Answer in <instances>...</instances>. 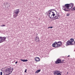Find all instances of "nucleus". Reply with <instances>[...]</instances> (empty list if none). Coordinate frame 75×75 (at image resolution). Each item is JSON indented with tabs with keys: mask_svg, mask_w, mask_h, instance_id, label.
<instances>
[{
	"mask_svg": "<svg viewBox=\"0 0 75 75\" xmlns=\"http://www.w3.org/2000/svg\"><path fill=\"white\" fill-rule=\"evenodd\" d=\"M74 6V4L72 3L66 4L64 6H63L62 9L65 11H69V10H68V9H69V8L70 7L71 8H72Z\"/></svg>",
	"mask_w": 75,
	"mask_h": 75,
	"instance_id": "obj_1",
	"label": "nucleus"
},
{
	"mask_svg": "<svg viewBox=\"0 0 75 75\" xmlns=\"http://www.w3.org/2000/svg\"><path fill=\"white\" fill-rule=\"evenodd\" d=\"M5 71L6 73L8 74L6 75H8L11 74L13 71V68H11V67H6L4 68Z\"/></svg>",
	"mask_w": 75,
	"mask_h": 75,
	"instance_id": "obj_2",
	"label": "nucleus"
},
{
	"mask_svg": "<svg viewBox=\"0 0 75 75\" xmlns=\"http://www.w3.org/2000/svg\"><path fill=\"white\" fill-rule=\"evenodd\" d=\"M46 14L51 19H53L54 16H55V15L54 12L52 11V10H50L46 12Z\"/></svg>",
	"mask_w": 75,
	"mask_h": 75,
	"instance_id": "obj_3",
	"label": "nucleus"
},
{
	"mask_svg": "<svg viewBox=\"0 0 75 75\" xmlns=\"http://www.w3.org/2000/svg\"><path fill=\"white\" fill-rule=\"evenodd\" d=\"M13 12V16L14 17V18H16L17 16H18V14L19 13H20V9H18L14 10Z\"/></svg>",
	"mask_w": 75,
	"mask_h": 75,
	"instance_id": "obj_4",
	"label": "nucleus"
},
{
	"mask_svg": "<svg viewBox=\"0 0 75 75\" xmlns=\"http://www.w3.org/2000/svg\"><path fill=\"white\" fill-rule=\"evenodd\" d=\"M55 64H64V62H62L61 59H58L55 62Z\"/></svg>",
	"mask_w": 75,
	"mask_h": 75,
	"instance_id": "obj_5",
	"label": "nucleus"
},
{
	"mask_svg": "<svg viewBox=\"0 0 75 75\" xmlns=\"http://www.w3.org/2000/svg\"><path fill=\"white\" fill-rule=\"evenodd\" d=\"M54 11H55L56 12L57 14H55V16H54V17L53 18H55V19H58V18H59L60 17L59 16H60V15H59V14H57V11L55 10H54Z\"/></svg>",
	"mask_w": 75,
	"mask_h": 75,
	"instance_id": "obj_6",
	"label": "nucleus"
},
{
	"mask_svg": "<svg viewBox=\"0 0 75 75\" xmlns=\"http://www.w3.org/2000/svg\"><path fill=\"white\" fill-rule=\"evenodd\" d=\"M57 46L55 47V48H57V47H59L60 46L62 45V42L61 41H59L58 42H57Z\"/></svg>",
	"mask_w": 75,
	"mask_h": 75,
	"instance_id": "obj_7",
	"label": "nucleus"
},
{
	"mask_svg": "<svg viewBox=\"0 0 75 75\" xmlns=\"http://www.w3.org/2000/svg\"><path fill=\"white\" fill-rule=\"evenodd\" d=\"M74 45V44L73 43H71L70 40H68L67 42L66 45V46H68V45Z\"/></svg>",
	"mask_w": 75,
	"mask_h": 75,
	"instance_id": "obj_8",
	"label": "nucleus"
},
{
	"mask_svg": "<svg viewBox=\"0 0 75 75\" xmlns=\"http://www.w3.org/2000/svg\"><path fill=\"white\" fill-rule=\"evenodd\" d=\"M58 73H61V72L59 71L55 70L53 71V74L54 75L57 74Z\"/></svg>",
	"mask_w": 75,
	"mask_h": 75,
	"instance_id": "obj_9",
	"label": "nucleus"
},
{
	"mask_svg": "<svg viewBox=\"0 0 75 75\" xmlns=\"http://www.w3.org/2000/svg\"><path fill=\"white\" fill-rule=\"evenodd\" d=\"M35 42H38L40 41V39H39V38L38 37H37L35 38Z\"/></svg>",
	"mask_w": 75,
	"mask_h": 75,
	"instance_id": "obj_10",
	"label": "nucleus"
},
{
	"mask_svg": "<svg viewBox=\"0 0 75 75\" xmlns=\"http://www.w3.org/2000/svg\"><path fill=\"white\" fill-rule=\"evenodd\" d=\"M35 61L37 62H38L40 61V59L38 57H36L35 58Z\"/></svg>",
	"mask_w": 75,
	"mask_h": 75,
	"instance_id": "obj_11",
	"label": "nucleus"
},
{
	"mask_svg": "<svg viewBox=\"0 0 75 75\" xmlns=\"http://www.w3.org/2000/svg\"><path fill=\"white\" fill-rule=\"evenodd\" d=\"M7 38L6 37H2V41L1 42H4V41H6V39Z\"/></svg>",
	"mask_w": 75,
	"mask_h": 75,
	"instance_id": "obj_12",
	"label": "nucleus"
},
{
	"mask_svg": "<svg viewBox=\"0 0 75 75\" xmlns=\"http://www.w3.org/2000/svg\"><path fill=\"white\" fill-rule=\"evenodd\" d=\"M56 44H57V42H55L53 44L52 46L53 47H55V45Z\"/></svg>",
	"mask_w": 75,
	"mask_h": 75,
	"instance_id": "obj_13",
	"label": "nucleus"
},
{
	"mask_svg": "<svg viewBox=\"0 0 75 75\" xmlns=\"http://www.w3.org/2000/svg\"><path fill=\"white\" fill-rule=\"evenodd\" d=\"M20 60L21 61H23V62H27V61H28V60L27 59H21Z\"/></svg>",
	"mask_w": 75,
	"mask_h": 75,
	"instance_id": "obj_14",
	"label": "nucleus"
},
{
	"mask_svg": "<svg viewBox=\"0 0 75 75\" xmlns=\"http://www.w3.org/2000/svg\"><path fill=\"white\" fill-rule=\"evenodd\" d=\"M40 71H41V69L35 71V73L38 74V73L40 72Z\"/></svg>",
	"mask_w": 75,
	"mask_h": 75,
	"instance_id": "obj_15",
	"label": "nucleus"
},
{
	"mask_svg": "<svg viewBox=\"0 0 75 75\" xmlns=\"http://www.w3.org/2000/svg\"><path fill=\"white\" fill-rule=\"evenodd\" d=\"M71 42V43H72L73 42H74V39L73 38H71L70 40Z\"/></svg>",
	"mask_w": 75,
	"mask_h": 75,
	"instance_id": "obj_16",
	"label": "nucleus"
},
{
	"mask_svg": "<svg viewBox=\"0 0 75 75\" xmlns=\"http://www.w3.org/2000/svg\"><path fill=\"white\" fill-rule=\"evenodd\" d=\"M3 40H2V37H0V42H2Z\"/></svg>",
	"mask_w": 75,
	"mask_h": 75,
	"instance_id": "obj_17",
	"label": "nucleus"
},
{
	"mask_svg": "<svg viewBox=\"0 0 75 75\" xmlns=\"http://www.w3.org/2000/svg\"><path fill=\"white\" fill-rule=\"evenodd\" d=\"M71 10L72 11H74V10H75V6L71 9Z\"/></svg>",
	"mask_w": 75,
	"mask_h": 75,
	"instance_id": "obj_18",
	"label": "nucleus"
},
{
	"mask_svg": "<svg viewBox=\"0 0 75 75\" xmlns=\"http://www.w3.org/2000/svg\"><path fill=\"white\" fill-rule=\"evenodd\" d=\"M69 15H70V13H67V14L66 16L68 17L69 16Z\"/></svg>",
	"mask_w": 75,
	"mask_h": 75,
	"instance_id": "obj_19",
	"label": "nucleus"
},
{
	"mask_svg": "<svg viewBox=\"0 0 75 75\" xmlns=\"http://www.w3.org/2000/svg\"><path fill=\"white\" fill-rule=\"evenodd\" d=\"M57 75H61V74L60 73H57Z\"/></svg>",
	"mask_w": 75,
	"mask_h": 75,
	"instance_id": "obj_20",
	"label": "nucleus"
},
{
	"mask_svg": "<svg viewBox=\"0 0 75 75\" xmlns=\"http://www.w3.org/2000/svg\"><path fill=\"white\" fill-rule=\"evenodd\" d=\"M5 26H6V25H3L1 26V27H5Z\"/></svg>",
	"mask_w": 75,
	"mask_h": 75,
	"instance_id": "obj_21",
	"label": "nucleus"
},
{
	"mask_svg": "<svg viewBox=\"0 0 75 75\" xmlns=\"http://www.w3.org/2000/svg\"><path fill=\"white\" fill-rule=\"evenodd\" d=\"M53 28V27H48V28Z\"/></svg>",
	"mask_w": 75,
	"mask_h": 75,
	"instance_id": "obj_22",
	"label": "nucleus"
},
{
	"mask_svg": "<svg viewBox=\"0 0 75 75\" xmlns=\"http://www.w3.org/2000/svg\"><path fill=\"white\" fill-rule=\"evenodd\" d=\"M3 72H0V75H3Z\"/></svg>",
	"mask_w": 75,
	"mask_h": 75,
	"instance_id": "obj_23",
	"label": "nucleus"
},
{
	"mask_svg": "<svg viewBox=\"0 0 75 75\" xmlns=\"http://www.w3.org/2000/svg\"><path fill=\"white\" fill-rule=\"evenodd\" d=\"M27 69H25V72H26V73H27Z\"/></svg>",
	"mask_w": 75,
	"mask_h": 75,
	"instance_id": "obj_24",
	"label": "nucleus"
},
{
	"mask_svg": "<svg viewBox=\"0 0 75 75\" xmlns=\"http://www.w3.org/2000/svg\"><path fill=\"white\" fill-rule=\"evenodd\" d=\"M64 59H63L62 60V62H64Z\"/></svg>",
	"mask_w": 75,
	"mask_h": 75,
	"instance_id": "obj_25",
	"label": "nucleus"
},
{
	"mask_svg": "<svg viewBox=\"0 0 75 75\" xmlns=\"http://www.w3.org/2000/svg\"><path fill=\"white\" fill-rule=\"evenodd\" d=\"M18 62L16 61V62H15V64H17V63Z\"/></svg>",
	"mask_w": 75,
	"mask_h": 75,
	"instance_id": "obj_26",
	"label": "nucleus"
},
{
	"mask_svg": "<svg viewBox=\"0 0 75 75\" xmlns=\"http://www.w3.org/2000/svg\"><path fill=\"white\" fill-rule=\"evenodd\" d=\"M68 74V72H67V74Z\"/></svg>",
	"mask_w": 75,
	"mask_h": 75,
	"instance_id": "obj_27",
	"label": "nucleus"
},
{
	"mask_svg": "<svg viewBox=\"0 0 75 75\" xmlns=\"http://www.w3.org/2000/svg\"><path fill=\"white\" fill-rule=\"evenodd\" d=\"M0 43H1V42H0Z\"/></svg>",
	"mask_w": 75,
	"mask_h": 75,
	"instance_id": "obj_28",
	"label": "nucleus"
},
{
	"mask_svg": "<svg viewBox=\"0 0 75 75\" xmlns=\"http://www.w3.org/2000/svg\"><path fill=\"white\" fill-rule=\"evenodd\" d=\"M68 57H69V55L68 56Z\"/></svg>",
	"mask_w": 75,
	"mask_h": 75,
	"instance_id": "obj_29",
	"label": "nucleus"
},
{
	"mask_svg": "<svg viewBox=\"0 0 75 75\" xmlns=\"http://www.w3.org/2000/svg\"><path fill=\"white\" fill-rule=\"evenodd\" d=\"M74 52L75 51V50H74Z\"/></svg>",
	"mask_w": 75,
	"mask_h": 75,
	"instance_id": "obj_30",
	"label": "nucleus"
}]
</instances>
